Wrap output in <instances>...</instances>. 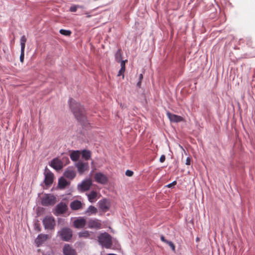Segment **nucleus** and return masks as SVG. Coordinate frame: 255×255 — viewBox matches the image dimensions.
Returning a JSON list of instances; mask_svg holds the SVG:
<instances>
[{
	"instance_id": "f257e3e1",
	"label": "nucleus",
	"mask_w": 255,
	"mask_h": 255,
	"mask_svg": "<svg viewBox=\"0 0 255 255\" xmlns=\"http://www.w3.org/2000/svg\"><path fill=\"white\" fill-rule=\"evenodd\" d=\"M70 107L77 120L80 122H84L86 119L85 111L84 108L74 100H69Z\"/></svg>"
},
{
	"instance_id": "f03ea898",
	"label": "nucleus",
	"mask_w": 255,
	"mask_h": 255,
	"mask_svg": "<svg viewBox=\"0 0 255 255\" xmlns=\"http://www.w3.org/2000/svg\"><path fill=\"white\" fill-rule=\"evenodd\" d=\"M98 241L101 245L107 249L111 248L112 245L111 237L107 233H104L100 235Z\"/></svg>"
},
{
	"instance_id": "7ed1b4c3",
	"label": "nucleus",
	"mask_w": 255,
	"mask_h": 255,
	"mask_svg": "<svg viewBox=\"0 0 255 255\" xmlns=\"http://www.w3.org/2000/svg\"><path fill=\"white\" fill-rule=\"evenodd\" d=\"M58 235L61 239L64 241L68 242L72 237V231L68 228H63L58 232Z\"/></svg>"
},
{
	"instance_id": "20e7f679",
	"label": "nucleus",
	"mask_w": 255,
	"mask_h": 255,
	"mask_svg": "<svg viewBox=\"0 0 255 255\" xmlns=\"http://www.w3.org/2000/svg\"><path fill=\"white\" fill-rule=\"evenodd\" d=\"M43 224L46 230H53L55 226V221L52 216H46L43 220Z\"/></svg>"
},
{
	"instance_id": "39448f33",
	"label": "nucleus",
	"mask_w": 255,
	"mask_h": 255,
	"mask_svg": "<svg viewBox=\"0 0 255 255\" xmlns=\"http://www.w3.org/2000/svg\"><path fill=\"white\" fill-rule=\"evenodd\" d=\"M55 203L56 197L52 194H45L41 198V204L43 206L53 205Z\"/></svg>"
},
{
	"instance_id": "423d86ee",
	"label": "nucleus",
	"mask_w": 255,
	"mask_h": 255,
	"mask_svg": "<svg viewBox=\"0 0 255 255\" xmlns=\"http://www.w3.org/2000/svg\"><path fill=\"white\" fill-rule=\"evenodd\" d=\"M94 179L96 182L101 184H106L108 181L107 176L100 172H97L95 174Z\"/></svg>"
},
{
	"instance_id": "0eeeda50",
	"label": "nucleus",
	"mask_w": 255,
	"mask_h": 255,
	"mask_svg": "<svg viewBox=\"0 0 255 255\" xmlns=\"http://www.w3.org/2000/svg\"><path fill=\"white\" fill-rule=\"evenodd\" d=\"M92 185V182L90 179L85 180L78 185V189L81 192H85L89 190Z\"/></svg>"
},
{
	"instance_id": "6e6552de",
	"label": "nucleus",
	"mask_w": 255,
	"mask_h": 255,
	"mask_svg": "<svg viewBox=\"0 0 255 255\" xmlns=\"http://www.w3.org/2000/svg\"><path fill=\"white\" fill-rule=\"evenodd\" d=\"M99 206L100 210H101L103 212H106L108 211L111 206L110 202L109 200L107 199H103L101 200L99 203Z\"/></svg>"
},
{
	"instance_id": "1a4fd4ad",
	"label": "nucleus",
	"mask_w": 255,
	"mask_h": 255,
	"mask_svg": "<svg viewBox=\"0 0 255 255\" xmlns=\"http://www.w3.org/2000/svg\"><path fill=\"white\" fill-rule=\"evenodd\" d=\"M50 165L56 170H61L63 167V162L58 158L52 159Z\"/></svg>"
},
{
	"instance_id": "9d476101",
	"label": "nucleus",
	"mask_w": 255,
	"mask_h": 255,
	"mask_svg": "<svg viewBox=\"0 0 255 255\" xmlns=\"http://www.w3.org/2000/svg\"><path fill=\"white\" fill-rule=\"evenodd\" d=\"M78 171L80 174H83L84 171L88 169V163H84L82 161H79L76 164Z\"/></svg>"
},
{
	"instance_id": "9b49d317",
	"label": "nucleus",
	"mask_w": 255,
	"mask_h": 255,
	"mask_svg": "<svg viewBox=\"0 0 255 255\" xmlns=\"http://www.w3.org/2000/svg\"><path fill=\"white\" fill-rule=\"evenodd\" d=\"M49 238V236L46 234H40L38 236L37 238L35 240V242L37 247H39L45 241H46Z\"/></svg>"
},
{
	"instance_id": "f8f14e48",
	"label": "nucleus",
	"mask_w": 255,
	"mask_h": 255,
	"mask_svg": "<svg viewBox=\"0 0 255 255\" xmlns=\"http://www.w3.org/2000/svg\"><path fill=\"white\" fill-rule=\"evenodd\" d=\"M63 252L64 255H76L75 250L68 244L65 245Z\"/></svg>"
},
{
	"instance_id": "ddd939ff",
	"label": "nucleus",
	"mask_w": 255,
	"mask_h": 255,
	"mask_svg": "<svg viewBox=\"0 0 255 255\" xmlns=\"http://www.w3.org/2000/svg\"><path fill=\"white\" fill-rule=\"evenodd\" d=\"M54 175L53 174L48 171L46 172L45 175L44 183L46 185L49 186L51 185L53 182Z\"/></svg>"
},
{
	"instance_id": "4468645a",
	"label": "nucleus",
	"mask_w": 255,
	"mask_h": 255,
	"mask_svg": "<svg viewBox=\"0 0 255 255\" xmlns=\"http://www.w3.org/2000/svg\"><path fill=\"white\" fill-rule=\"evenodd\" d=\"M86 221L83 218H80L75 220L73 222L74 226L76 228L81 229L84 227L86 225Z\"/></svg>"
},
{
	"instance_id": "2eb2a0df",
	"label": "nucleus",
	"mask_w": 255,
	"mask_h": 255,
	"mask_svg": "<svg viewBox=\"0 0 255 255\" xmlns=\"http://www.w3.org/2000/svg\"><path fill=\"white\" fill-rule=\"evenodd\" d=\"M167 116L169 119L170 121L172 122L178 123L183 120V119L182 117L171 114L169 112H167Z\"/></svg>"
},
{
	"instance_id": "dca6fc26",
	"label": "nucleus",
	"mask_w": 255,
	"mask_h": 255,
	"mask_svg": "<svg viewBox=\"0 0 255 255\" xmlns=\"http://www.w3.org/2000/svg\"><path fill=\"white\" fill-rule=\"evenodd\" d=\"M67 210V206L66 204L61 202L56 206V212L58 214L64 213Z\"/></svg>"
},
{
	"instance_id": "f3484780",
	"label": "nucleus",
	"mask_w": 255,
	"mask_h": 255,
	"mask_svg": "<svg viewBox=\"0 0 255 255\" xmlns=\"http://www.w3.org/2000/svg\"><path fill=\"white\" fill-rule=\"evenodd\" d=\"M88 227L90 228L100 229L101 227V224L98 220H90L88 222Z\"/></svg>"
},
{
	"instance_id": "a211bd4d",
	"label": "nucleus",
	"mask_w": 255,
	"mask_h": 255,
	"mask_svg": "<svg viewBox=\"0 0 255 255\" xmlns=\"http://www.w3.org/2000/svg\"><path fill=\"white\" fill-rule=\"evenodd\" d=\"M82 204L79 200H74L70 203V208L73 210H77L82 208Z\"/></svg>"
},
{
	"instance_id": "6ab92c4d",
	"label": "nucleus",
	"mask_w": 255,
	"mask_h": 255,
	"mask_svg": "<svg viewBox=\"0 0 255 255\" xmlns=\"http://www.w3.org/2000/svg\"><path fill=\"white\" fill-rule=\"evenodd\" d=\"M64 175L67 178L72 179L75 177L76 172L72 168H68L64 172Z\"/></svg>"
},
{
	"instance_id": "aec40b11",
	"label": "nucleus",
	"mask_w": 255,
	"mask_h": 255,
	"mask_svg": "<svg viewBox=\"0 0 255 255\" xmlns=\"http://www.w3.org/2000/svg\"><path fill=\"white\" fill-rule=\"evenodd\" d=\"M80 152L79 150L73 151L70 154V158L74 161H77L80 156Z\"/></svg>"
},
{
	"instance_id": "412c9836",
	"label": "nucleus",
	"mask_w": 255,
	"mask_h": 255,
	"mask_svg": "<svg viewBox=\"0 0 255 255\" xmlns=\"http://www.w3.org/2000/svg\"><path fill=\"white\" fill-rule=\"evenodd\" d=\"M89 201L93 203L96 200L97 197V193L95 191H92L89 194L87 195Z\"/></svg>"
},
{
	"instance_id": "4be33fe9",
	"label": "nucleus",
	"mask_w": 255,
	"mask_h": 255,
	"mask_svg": "<svg viewBox=\"0 0 255 255\" xmlns=\"http://www.w3.org/2000/svg\"><path fill=\"white\" fill-rule=\"evenodd\" d=\"M68 185L67 180L63 177H61L58 180V187L60 189H64Z\"/></svg>"
},
{
	"instance_id": "5701e85b",
	"label": "nucleus",
	"mask_w": 255,
	"mask_h": 255,
	"mask_svg": "<svg viewBox=\"0 0 255 255\" xmlns=\"http://www.w3.org/2000/svg\"><path fill=\"white\" fill-rule=\"evenodd\" d=\"M97 212V209L96 207L93 206H90L87 209L86 213L88 214L89 215L92 214H96Z\"/></svg>"
},
{
	"instance_id": "b1692460",
	"label": "nucleus",
	"mask_w": 255,
	"mask_h": 255,
	"mask_svg": "<svg viewBox=\"0 0 255 255\" xmlns=\"http://www.w3.org/2000/svg\"><path fill=\"white\" fill-rule=\"evenodd\" d=\"M82 157L86 160H89L91 156V153L89 150H84L82 153Z\"/></svg>"
},
{
	"instance_id": "393cba45",
	"label": "nucleus",
	"mask_w": 255,
	"mask_h": 255,
	"mask_svg": "<svg viewBox=\"0 0 255 255\" xmlns=\"http://www.w3.org/2000/svg\"><path fill=\"white\" fill-rule=\"evenodd\" d=\"M27 39L25 35H23L21 36L20 42V46L21 49H25V43L26 42Z\"/></svg>"
},
{
	"instance_id": "a878e982",
	"label": "nucleus",
	"mask_w": 255,
	"mask_h": 255,
	"mask_svg": "<svg viewBox=\"0 0 255 255\" xmlns=\"http://www.w3.org/2000/svg\"><path fill=\"white\" fill-rule=\"evenodd\" d=\"M60 34L65 35V36H70L72 32L69 30H65V29H60L59 31Z\"/></svg>"
},
{
	"instance_id": "bb28decb",
	"label": "nucleus",
	"mask_w": 255,
	"mask_h": 255,
	"mask_svg": "<svg viewBox=\"0 0 255 255\" xmlns=\"http://www.w3.org/2000/svg\"><path fill=\"white\" fill-rule=\"evenodd\" d=\"M63 162V165L64 164L66 165L69 163V159L68 156H64L61 160Z\"/></svg>"
},
{
	"instance_id": "cd10ccee",
	"label": "nucleus",
	"mask_w": 255,
	"mask_h": 255,
	"mask_svg": "<svg viewBox=\"0 0 255 255\" xmlns=\"http://www.w3.org/2000/svg\"><path fill=\"white\" fill-rule=\"evenodd\" d=\"M24 49H21V53L20 56V61L21 62L23 63L24 61Z\"/></svg>"
},
{
	"instance_id": "c85d7f7f",
	"label": "nucleus",
	"mask_w": 255,
	"mask_h": 255,
	"mask_svg": "<svg viewBox=\"0 0 255 255\" xmlns=\"http://www.w3.org/2000/svg\"><path fill=\"white\" fill-rule=\"evenodd\" d=\"M122 58V55L121 53V50L119 49L116 53V59L119 62L120 59Z\"/></svg>"
},
{
	"instance_id": "c756f323",
	"label": "nucleus",
	"mask_w": 255,
	"mask_h": 255,
	"mask_svg": "<svg viewBox=\"0 0 255 255\" xmlns=\"http://www.w3.org/2000/svg\"><path fill=\"white\" fill-rule=\"evenodd\" d=\"M89 236V234L88 232H85L79 233L80 237L87 238V237H88Z\"/></svg>"
},
{
	"instance_id": "7c9ffc66",
	"label": "nucleus",
	"mask_w": 255,
	"mask_h": 255,
	"mask_svg": "<svg viewBox=\"0 0 255 255\" xmlns=\"http://www.w3.org/2000/svg\"><path fill=\"white\" fill-rule=\"evenodd\" d=\"M166 244H168L170 247V248H171L172 251H175V247L174 244L172 242L168 241Z\"/></svg>"
},
{
	"instance_id": "2f4dec72",
	"label": "nucleus",
	"mask_w": 255,
	"mask_h": 255,
	"mask_svg": "<svg viewBox=\"0 0 255 255\" xmlns=\"http://www.w3.org/2000/svg\"><path fill=\"white\" fill-rule=\"evenodd\" d=\"M77 9H78L77 5H74L71 6V7L70 8V11L71 12H76L77 11Z\"/></svg>"
},
{
	"instance_id": "473e14b6",
	"label": "nucleus",
	"mask_w": 255,
	"mask_h": 255,
	"mask_svg": "<svg viewBox=\"0 0 255 255\" xmlns=\"http://www.w3.org/2000/svg\"><path fill=\"white\" fill-rule=\"evenodd\" d=\"M133 172L131 170H127L126 171V175L127 176L130 177V176H132L133 175Z\"/></svg>"
},
{
	"instance_id": "72a5a7b5",
	"label": "nucleus",
	"mask_w": 255,
	"mask_h": 255,
	"mask_svg": "<svg viewBox=\"0 0 255 255\" xmlns=\"http://www.w3.org/2000/svg\"><path fill=\"white\" fill-rule=\"evenodd\" d=\"M125 70H126L125 68H121V69L119 71V73L118 74V76H120L122 75L123 74V73L125 72Z\"/></svg>"
},
{
	"instance_id": "f704fd0d",
	"label": "nucleus",
	"mask_w": 255,
	"mask_h": 255,
	"mask_svg": "<svg viewBox=\"0 0 255 255\" xmlns=\"http://www.w3.org/2000/svg\"><path fill=\"white\" fill-rule=\"evenodd\" d=\"M127 60H122L121 62V68H125L126 69V62H127Z\"/></svg>"
},
{
	"instance_id": "c9c22d12",
	"label": "nucleus",
	"mask_w": 255,
	"mask_h": 255,
	"mask_svg": "<svg viewBox=\"0 0 255 255\" xmlns=\"http://www.w3.org/2000/svg\"><path fill=\"white\" fill-rule=\"evenodd\" d=\"M186 164L187 165H190L191 164V158L189 157H188L186 160Z\"/></svg>"
},
{
	"instance_id": "e433bc0d",
	"label": "nucleus",
	"mask_w": 255,
	"mask_h": 255,
	"mask_svg": "<svg viewBox=\"0 0 255 255\" xmlns=\"http://www.w3.org/2000/svg\"><path fill=\"white\" fill-rule=\"evenodd\" d=\"M176 184H177L176 181H174L173 182H172L171 183L169 184L167 186L169 188H171L172 186L175 185Z\"/></svg>"
},
{
	"instance_id": "4c0bfd02",
	"label": "nucleus",
	"mask_w": 255,
	"mask_h": 255,
	"mask_svg": "<svg viewBox=\"0 0 255 255\" xmlns=\"http://www.w3.org/2000/svg\"><path fill=\"white\" fill-rule=\"evenodd\" d=\"M160 239L161 240V241H162L163 242L165 243H167L168 242V240H166L164 238V237L163 236H161L160 237Z\"/></svg>"
},
{
	"instance_id": "58836bf2",
	"label": "nucleus",
	"mask_w": 255,
	"mask_h": 255,
	"mask_svg": "<svg viewBox=\"0 0 255 255\" xmlns=\"http://www.w3.org/2000/svg\"><path fill=\"white\" fill-rule=\"evenodd\" d=\"M160 161L161 162H163L165 160V156L164 155H162L160 157Z\"/></svg>"
},
{
	"instance_id": "ea45409f",
	"label": "nucleus",
	"mask_w": 255,
	"mask_h": 255,
	"mask_svg": "<svg viewBox=\"0 0 255 255\" xmlns=\"http://www.w3.org/2000/svg\"><path fill=\"white\" fill-rule=\"evenodd\" d=\"M143 79V75L142 74H140L139 76V81H141V80Z\"/></svg>"
},
{
	"instance_id": "a19ab883",
	"label": "nucleus",
	"mask_w": 255,
	"mask_h": 255,
	"mask_svg": "<svg viewBox=\"0 0 255 255\" xmlns=\"http://www.w3.org/2000/svg\"><path fill=\"white\" fill-rule=\"evenodd\" d=\"M77 5V7H78V8H84V6L83 5Z\"/></svg>"
},
{
	"instance_id": "79ce46f5",
	"label": "nucleus",
	"mask_w": 255,
	"mask_h": 255,
	"mask_svg": "<svg viewBox=\"0 0 255 255\" xmlns=\"http://www.w3.org/2000/svg\"><path fill=\"white\" fill-rule=\"evenodd\" d=\"M141 81H139V82L137 83V86L138 87H140V85H141Z\"/></svg>"
},
{
	"instance_id": "37998d69",
	"label": "nucleus",
	"mask_w": 255,
	"mask_h": 255,
	"mask_svg": "<svg viewBox=\"0 0 255 255\" xmlns=\"http://www.w3.org/2000/svg\"><path fill=\"white\" fill-rule=\"evenodd\" d=\"M36 229H37L38 232L40 231V228L38 226L36 227Z\"/></svg>"
},
{
	"instance_id": "c03bdc74",
	"label": "nucleus",
	"mask_w": 255,
	"mask_h": 255,
	"mask_svg": "<svg viewBox=\"0 0 255 255\" xmlns=\"http://www.w3.org/2000/svg\"><path fill=\"white\" fill-rule=\"evenodd\" d=\"M87 17H90L91 16L89 14H88Z\"/></svg>"
},
{
	"instance_id": "a18cd8bd",
	"label": "nucleus",
	"mask_w": 255,
	"mask_h": 255,
	"mask_svg": "<svg viewBox=\"0 0 255 255\" xmlns=\"http://www.w3.org/2000/svg\"><path fill=\"white\" fill-rule=\"evenodd\" d=\"M196 241H199V238H197L196 239Z\"/></svg>"
}]
</instances>
